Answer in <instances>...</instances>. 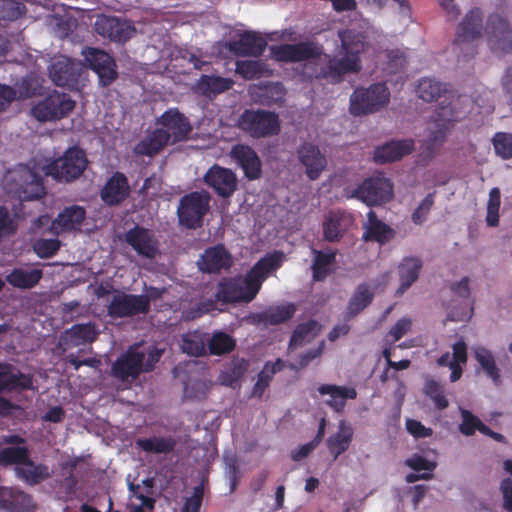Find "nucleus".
Here are the masks:
<instances>
[{
  "label": "nucleus",
  "mask_w": 512,
  "mask_h": 512,
  "mask_svg": "<svg viewBox=\"0 0 512 512\" xmlns=\"http://www.w3.org/2000/svg\"><path fill=\"white\" fill-rule=\"evenodd\" d=\"M424 393L434 402L436 408L439 410H443L449 406L443 387L439 382L433 379L428 380L424 386Z\"/></svg>",
  "instance_id": "nucleus-53"
},
{
  "label": "nucleus",
  "mask_w": 512,
  "mask_h": 512,
  "mask_svg": "<svg viewBox=\"0 0 512 512\" xmlns=\"http://www.w3.org/2000/svg\"><path fill=\"white\" fill-rule=\"evenodd\" d=\"M485 33L494 53L512 52V28L499 14H491L487 20Z\"/></svg>",
  "instance_id": "nucleus-12"
},
{
  "label": "nucleus",
  "mask_w": 512,
  "mask_h": 512,
  "mask_svg": "<svg viewBox=\"0 0 512 512\" xmlns=\"http://www.w3.org/2000/svg\"><path fill=\"white\" fill-rule=\"evenodd\" d=\"M136 447L146 453L168 454L176 447V440L171 436H152L149 438H138Z\"/></svg>",
  "instance_id": "nucleus-41"
},
{
  "label": "nucleus",
  "mask_w": 512,
  "mask_h": 512,
  "mask_svg": "<svg viewBox=\"0 0 512 512\" xmlns=\"http://www.w3.org/2000/svg\"><path fill=\"white\" fill-rule=\"evenodd\" d=\"M35 390L32 374L22 373L12 364H0V393Z\"/></svg>",
  "instance_id": "nucleus-21"
},
{
  "label": "nucleus",
  "mask_w": 512,
  "mask_h": 512,
  "mask_svg": "<svg viewBox=\"0 0 512 512\" xmlns=\"http://www.w3.org/2000/svg\"><path fill=\"white\" fill-rule=\"evenodd\" d=\"M492 141L497 155L503 159L512 158V134L497 132Z\"/></svg>",
  "instance_id": "nucleus-54"
},
{
  "label": "nucleus",
  "mask_w": 512,
  "mask_h": 512,
  "mask_svg": "<svg viewBox=\"0 0 512 512\" xmlns=\"http://www.w3.org/2000/svg\"><path fill=\"white\" fill-rule=\"evenodd\" d=\"M261 96V104L272 105L283 101L285 96V89L281 83H269L264 87Z\"/></svg>",
  "instance_id": "nucleus-56"
},
{
  "label": "nucleus",
  "mask_w": 512,
  "mask_h": 512,
  "mask_svg": "<svg viewBox=\"0 0 512 512\" xmlns=\"http://www.w3.org/2000/svg\"><path fill=\"white\" fill-rule=\"evenodd\" d=\"M390 96V90L384 82L357 87L350 96L349 111L357 117L376 113L389 104Z\"/></svg>",
  "instance_id": "nucleus-4"
},
{
  "label": "nucleus",
  "mask_w": 512,
  "mask_h": 512,
  "mask_svg": "<svg viewBox=\"0 0 512 512\" xmlns=\"http://www.w3.org/2000/svg\"><path fill=\"white\" fill-rule=\"evenodd\" d=\"M434 195L435 193H429L420 203V205L417 207V209L412 214V221L416 225L422 224L431 210L433 204H434Z\"/></svg>",
  "instance_id": "nucleus-59"
},
{
  "label": "nucleus",
  "mask_w": 512,
  "mask_h": 512,
  "mask_svg": "<svg viewBox=\"0 0 512 512\" xmlns=\"http://www.w3.org/2000/svg\"><path fill=\"white\" fill-rule=\"evenodd\" d=\"M94 29L98 35L116 43H125L136 33L135 27L128 21L104 14L96 18Z\"/></svg>",
  "instance_id": "nucleus-14"
},
{
  "label": "nucleus",
  "mask_w": 512,
  "mask_h": 512,
  "mask_svg": "<svg viewBox=\"0 0 512 512\" xmlns=\"http://www.w3.org/2000/svg\"><path fill=\"white\" fill-rule=\"evenodd\" d=\"M297 308L293 303L270 307L257 315L258 322L265 325H278L293 318Z\"/></svg>",
  "instance_id": "nucleus-45"
},
{
  "label": "nucleus",
  "mask_w": 512,
  "mask_h": 512,
  "mask_svg": "<svg viewBox=\"0 0 512 512\" xmlns=\"http://www.w3.org/2000/svg\"><path fill=\"white\" fill-rule=\"evenodd\" d=\"M130 195V185L126 175L116 171L106 181L100 191L102 201L108 206H117Z\"/></svg>",
  "instance_id": "nucleus-26"
},
{
  "label": "nucleus",
  "mask_w": 512,
  "mask_h": 512,
  "mask_svg": "<svg viewBox=\"0 0 512 512\" xmlns=\"http://www.w3.org/2000/svg\"><path fill=\"white\" fill-rule=\"evenodd\" d=\"M144 360V352L130 347L115 360L111 367V374L114 378L122 382L128 381L129 379L135 380L143 372Z\"/></svg>",
  "instance_id": "nucleus-18"
},
{
  "label": "nucleus",
  "mask_w": 512,
  "mask_h": 512,
  "mask_svg": "<svg viewBox=\"0 0 512 512\" xmlns=\"http://www.w3.org/2000/svg\"><path fill=\"white\" fill-rule=\"evenodd\" d=\"M320 330L321 325L316 320L298 324L290 337L288 348L293 350L310 343L320 333Z\"/></svg>",
  "instance_id": "nucleus-42"
},
{
  "label": "nucleus",
  "mask_w": 512,
  "mask_h": 512,
  "mask_svg": "<svg viewBox=\"0 0 512 512\" xmlns=\"http://www.w3.org/2000/svg\"><path fill=\"white\" fill-rule=\"evenodd\" d=\"M284 368V362L278 358L275 362H266L263 369L259 372L257 382L253 387V396L262 397L263 393L270 385L274 375Z\"/></svg>",
  "instance_id": "nucleus-49"
},
{
  "label": "nucleus",
  "mask_w": 512,
  "mask_h": 512,
  "mask_svg": "<svg viewBox=\"0 0 512 512\" xmlns=\"http://www.w3.org/2000/svg\"><path fill=\"white\" fill-rule=\"evenodd\" d=\"M42 277V269L34 268L26 270L23 268H14L6 275L5 281L14 288L29 290L36 287Z\"/></svg>",
  "instance_id": "nucleus-37"
},
{
  "label": "nucleus",
  "mask_w": 512,
  "mask_h": 512,
  "mask_svg": "<svg viewBox=\"0 0 512 512\" xmlns=\"http://www.w3.org/2000/svg\"><path fill=\"white\" fill-rule=\"evenodd\" d=\"M341 50L334 54H324V62L317 69L315 79L325 80L337 85L348 75L358 74L362 70L361 55L369 44L363 32L355 29H344L338 32Z\"/></svg>",
  "instance_id": "nucleus-1"
},
{
  "label": "nucleus",
  "mask_w": 512,
  "mask_h": 512,
  "mask_svg": "<svg viewBox=\"0 0 512 512\" xmlns=\"http://www.w3.org/2000/svg\"><path fill=\"white\" fill-rule=\"evenodd\" d=\"M414 149L412 139L390 141L374 150L373 159L378 164L391 163L410 154Z\"/></svg>",
  "instance_id": "nucleus-30"
},
{
  "label": "nucleus",
  "mask_w": 512,
  "mask_h": 512,
  "mask_svg": "<svg viewBox=\"0 0 512 512\" xmlns=\"http://www.w3.org/2000/svg\"><path fill=\"white\" fill-rule=\"evenodd\" d=\"M5 192L20 201L40 200L46 195L43 176L28 165L19 164L3 178Z\"/></svg>",
  "instance_id": "nucleus-3"
},
{
  "label": "nucleus",
  "mask_w": 512,
  "mask_h": 512,
  "mask_svg": "<svg viewBox=\"0 0 512 512\" xmlns=\"http://www.w3.org/2000/svg\"><path fill=\"white\" fill-rule=\"evenodd\" d=\"M273 57L280 62L297 63L315 60L313 76L324 62L323 46L314 41H304L295 44H281L271 47Z\"/></svg>",
  "instance_id": "nucleus-7"
},
{
  "label": "nucleus",
  "mask_w": 512,
  "mask_h": 512,
  "mask_svg": "<svg viewBox=\"0 0 512 512\" xmlns=\"http://www.w3.org/2000/svg\"><path fill=\"white\" fill-rule=\"evenodd\" d=\"M211 197L205 191H193L181 197L177 208L179 223L187 229L202 226L210 208Z\"/></svg>",
  "instance_id": "nucleus-6"
},
{
  "label": "nucleus",
  "mask_w": 512,
  "mask_h": 512,
  "mask_svg": "<svg viewBox=\"0 0 512 512\" xmlns=\"http://www.w3.org/2000/svg\"><path fill=\"white\" fill-rule=\"evenodd\" d=\"M375 291L367 283H360L346 307V317L354 318L365 310L374 300Z\"/></svg>",
  "instance_id": "nucleus-38"
},
{
  "label": "nucleus",
  "mask_w": 512,
  "mask_h": 512,
  "mask_svg": "<svg viewBox=\"0 0 512 512\" xmlns=\"http://www.w3.org/2000/svg\"><path fill=\"white\" fill-rule=\"evenodd\" d=\"M363 239L385 244L392 240L395 231L387 224L378 219L376 213L370 210L367 213V222L364 224Z\"/></svg>",
  "instance_id": "nucleus-33"
},
{
  "label": "nucleus",
  "mask_w": 512,
  "mask_h": 512,
  "mask_svg": "<svg viewBox=\"0 0 512 512\" xmlns=\"http://www.w3.org/2000/svg\"><path fill=\"white\" fill-rule=\"evenodd\" d=\"M483 32V15L479 8H473L467 12L462 21L458 24L455 39L454 49H463L466 47L467 53L465 56H474L476 48L473 45L475 40L482 37Z\"/></svg>",
  "instance_id": "nucleus-10"
},
{
  "label": "nucleus",
  "mask_w": 512,
  "mask_h": 512,
  "mask_svg": "<svg viewBox=\"0 0 512 512\" xmlns=\"http://www.w3.org/2000/svg\"><path fill=\"white\" fill-rule=\"evenodd\" d=\"M125 242L139 255L148 259L156 257L159 243L152 230L135 225L124 235Z\"/></svg>",
  "instance_id": "nucleus-19"
},
{
  "label": "nucleus",
  "mask_w": 512,
  "mask_h": 512,
  "mask_svg": "<svg viewBox=\"0 0 512 512\" xmlns=\"http://www.w3.org/2000/svg\"><path fill=\"white\" fill-rule=\"evenodd\" d=\"M440 110L438 113L439 119H435V129L430 130L425 140L426 149L431 153H434L443 145L452 122L457 120L450 107H441Z\"/></svg>",
  "instance_id": "nucleus-29"
},
{
  "label": "nucleus",
  "mask_w": 512,
  "mask_h": 512,
  "mask_svg": "<svg viewBox=\"0 0 512 512\" xmlns=\"http://www.w3.org/2000/svg\"><path fill=\"white\" fill-rule=\"evenodd\" d=\"M337 253L336 249L331 248L325 251L312 249V254L314 255L311 264L313 281L323 282L334 272Z\"/></svg>",
  "instance_id": "nucleus-32"
},
{
  "label": "nucleus",
  "mask_w": 512,
  "mask_h": 512,
  "mask_svg": "<svg viewBox=\"0 0 512 512\" xmlns=\"http://www.w3.org/2000/svg\"><path fill=\"white\" fill-rule=\"evenodd\" d=\"M204 183L221 198H230L237 190L238 180L235 173L228 168L215 164L204 175Z\"/></svg>",
  "instance_id": "nucleus-17"
},
{
  "label": "nucleus",
  "mask_w": 512,
  "mask_h": 512,
  "mask_svg": "<svg viewBox=\"0 0 512 512\" xmlns=\"http://www.w3.org/2000/svg\"><path fill=\"white\" fill-rule=\"evenodd\" d=\"M234 81L221 76L201 75L197 82L198 91L206 96H216L232 88Z\"/></svg>",
  "instance_id": "nucleus-44"
},
{
  "label": "nucleus",
  "mask_w": 512,
  "mask_h": 512,
  "mask_svg": "<svg viewBox=\"0 0 512 512\" xmlns=\"http://www.w3.org/2000/svg\"><path fill=\"white\" fill-rule=\"evenodd\" d=\"M16 474L25 483L34 486L49 479L52 472L47 465L36 464L29 456L21 467L16 468Z\"/></svg>",
  "instance_id": "nucleus-40"
},
{
  "label": "nucleus",
  "mask_w": 512,
  "mask_h": 512,
  "mask_svg": "<svg viewBox=\"0 0 512 512\" xmlns=\"http://www.w3.org/2000/svg\"><path fill=\"white\" fill-rule=\"evenodd\" d=\"M208 334L199 331L189 332L182 336L181 349L190 356H204L207 354Z\"/></svg>",
  "instance_id": "nucleus-46"
},
{
  "label": "nucleus",
  "mask_w": 512,
  "mask_h": 512,
  "mask_svg": "<svg viewBox=\"0 0 512 512\" xmlns=\"http://www.w3.org/2000/svg\"><path fill=\"white\" fill-rule=\"evenodd\" d=\"M421 268L422 262L419 258L407 257L403 259L398 267L400 277L398 293H404L412 286L418 279Z\"/></svg>",
  "instance_id": "nucleus-43"
},
{
  "label": "nucleus",
  "mask_w": 512,
  "mask_h": 512,
  "mask_svg": "<svg viewBox=\"0 0 512 512\" xmlns=\"http://www.w3.org/2000/svg\"><path fill=\"white\" fill-rule=\"evenodd\" d=\"M298 159L306 168V175L310 180H317L325 169L326 157L318 146L310 142H304L297 149Z\"/></svg>",
  "instance_id": "nucleus-27"
},
{
  "label": "nucleus",
  "mask_w": 512,
  "mask_h": 512,
  "mask_svg": "<svg viewBox=\"0 0 512 512\" xmlns=\"http://www.w3.org/2000/svg\"><path fill=\"white\" fill-rule=\"evenodd\" d=\"M75 107L70 95L56 90L31 108V115L39 122H49L65 118Z\"/></svg>",
  "instance_id": "nucleus-9"
},
{
  "label": "nucleus",
  "mask_w": 512,
  "mask_h": 512,
  "mask_svg": "<svg viewBox=\"0 0 512 512\" xmlns=\"http://www.w3.org/2000/svg\"><path fill=\"white\" fill-rule=\"evenodd\" d=\"M107 314L114 319L147 314L146 299L135 294L117 292L107 306Z\"/></svg>",
  "instance_id": "nucleus-16"
},
{
  "label": "nucleus",
  "mask_w": 512,
  "mask_h": 512,
  "mask_svg": "<svg viewBox=\"0 0 512 512\" xmlns=\"http://www.w3.org/2000/svg\"><path fill=\"white\" fill-rule=\"evenodd\" d=\"M406 429L415 438H426L433 434L431 428L425 427L420 421L415 419H408L406 421Z\"/></svg>",
  "instance_id": "nucleus-63"
},
{
  "label": "nucleus",
  "mask_w": 512,
  "mask_h": 512,
  "mask_svg": "<svg viewBox=\"0 0 512 512\" xmlns=\"http://www.w3.org/2000/svg\"><path fill=\"white\" fill-rule=\"evenodd\" d=\"M87 163L86 154L82 149L69 148L63 157L46 166L45 175H50L59 181L71 182L82 175Z\"/></svg>",
  "instance_id": "nucleus-8"
},
{
  "label": "nucleus",
  "mask_w": 512,
  "mask_h": 512,
  "mask_svg": "<svg viewBox=\"0 0 512 512\" xmlns=\"http://www.w3.org/2000/svg\"><path fill=\"white\" fill-rule=\"evenodd\" d=\"M61 242L58 239H39L33 245L36 255L42 259L54 256L60 249Z\"/></svg>",
  "instance_id": "nucleus-55"
},
{
  "label": "nucleus",
  "mask_w": 512,
  "mask_h": 512,
  "mask_svg": "<svg viewBox=\"0 0 512 512\" xmlns=\"http://www.w3.org/2000/svg\"><path fill=\"white\" fill-rule=\"evenodd\" d=\"M17 225L6 207L0 206V240L16 232Z\"/></svg>",
  "instance_id": "nucleus-61"
},
{
  "label": "nucleus",
  "mask_w": 512,
  "mask_h": 512,
  "mask_svg": "<svg viewBox=\"0 0 512 512\" xmlns=\"http://www.w3.org/2000/svg\"><path fill=\"white\" fill-rule=\"evenodd\" d=\"M83 55L90 69L98 75L99 83L103 87L109 86L117 79L116 62L107 52L98 48H87Z\"/></svg>",
  "instance_id": "nucleus-13"
},
{
  "label": "nucleus",
  "mask_w": 512,
  "mask_h": 512,
  "mask_svg": "<svg viewBox=\"0 0 512 512\" xmlns=\"http://www.w3.org/2000/svg\"><path fill=\"white\" fill-rule=\"evenodd\" d=\"M353 435L354 431L351 425L341 420L338 425V431L326 440L327 448L334 460L349 449Z\"/></svg>",
  "instance_id": "nucleus-35"
},
{
  "label": "nucleus",
  "mask_w": 512,
  "mask_h": 512,
  "mask_svg": "<svg viewBox=\"0 0 512 512\" xmlns=\"http://www.w3.org/2000/svg\"><path fill=\"white\" fill-rule=\"evenodd\" d=\"M318 391L321 395L331 396L332 399L326 401V404L336 412L344 410L347 399H355L357 397V392L354 388L345 386L323 384L318 388Z\"/></svg>",
  "instance_id": "nucleus-39"
},
{
  "label": "nucleus",
  "mask_w": 512,
  "mask_h": 512,
  "mask_svg": "<svg viewBox=\"0 0 512 512\" xmlns=\"http://www.w3.org/2000/svg\"><path fill=\"white\" fill-rule=\"evenodd\" d=\"M86 219L85 208L72 205L65 207L51 223V231L55 234L78 231Z\"/></svg>",
  "instance_id": "nucleus-28"
},
{
  "label": "nucleus",
  "mask_w": 512,
  "mask_h": 512,
  "mask_svg": "<svg viewBox=\"0 0 512 512\" xmlns=\"http://www.w3.org/2000/svg\"><path fill=\"white\" fill-rule=\"evenodd\" d=\"M99 331L94 322L74 324L63 334L64 344L69 347H79L92 344L98 337Z\"/></svg>",
  "instance_id": "nucleus-31"
},
{
  "label": "nucleus",
  "mask_w": 512,
  "mask_h": 512,
  "mask_svg": "<svg viewBox=\"0 0 512 512\" xmlns=\"http://www.w3.org/2000/svg\"><path fill=\"white\" fill-rule=\"evenodd\" d=\"M235 71L245 80L258 79L270 72L267 65L260 60H238Z\"/></svg>",
  "instance_id": "nucleus-51"
},
{
  "label": "nucleus",
  "mask_w": 512,
  "mask_h": 512,
  "mask_svg": "<svg viewBox=\"0 0 512 512\" xmlns=\"http://www.w3.org/2000/svg\"><path fill=\"white\" fill-rule=\"evenodd\" d=\"M387 63L385 70L389 74H395L406 65V55L400 49H391L386 51Z\"/></svg>",
  "instance_id": "nucleus-57"
},
{
  "label": "nucleus",
  "mask_w": 512,
  "mask_h": 512,
  "mask_svg": "<svg viewBox=\"0 0 512 512\" xmlns=\"http://www.w3.org/2000/svg\"><path fill=\"white\" fill-rule=\"evenodd\" d=\"M461 415L462 423L459 426L460 432L466 436L473 435L478 429L481 420L468 410H462Z\"/></svg>",
  "instance_id": "nucleus-60"
},
{
  "label": "nucleus",
  "mask_w": 512,
  "mask_h": 512,
  "mask_svg": "<svg viewBox=\"0 0 512 512\" xmlns=\"http://www.w3.org/2000/svg\"><path fill=\"white\" fill-rule=\"evenodd\" d=\"M412 327V321L409 318L399 319L389 330L388 336L392 337L393 342L400 340Z\"/></svg>",
  "instance_id": "nucleus-64"
},
{
  "label": "nucleus",
  "mask_w": 512,
  "mask_h": 512,
  "mask_svg": "<svg viewBox=\"0 0 512 512\" xmlns=\"http://www.w3.org/2000/svg\"><path fill=\"white\" fill-rule=\"evenodd\" d=\"M446 92V86L432 78H422L416 86L418 97L425 102L438 101Z\"/></svg>",
  "instance_id": "nucleus-48"
},
{
  "label": "nucleus",
  "mask_w": 512,
  "mask_h": 512,
  "mask_svg": "<svg viewBox=\"0 0 512 512\" xmlns=\"http://www.w3.org/2000/svg\"><path fill=\"white\" fill-rule=\"evenodd\" d=\"M155 123L157 127L137 144V154L156 155L170 143L186 141L192 132L190 120L178 108L167 109Z\"/></svg>",
  "instance_id": "nucleus-2"
},
{
  "label": "nucleus",
  "mask_w": 512,
  "mask_h": 512,
  "mask_svg": "<svg viewBox=\"0 0 512 512\" xmlns=\"http://www.w3.org/2000/svg\"><path fill=\"white\" fill-rule=\"evenodd\" d=\"M405 464L414 471H429L432 472L436 468V463L429 461L419 454H413L405 461Z\"/></svg>",
  "instance_id": "nucleus-62"
},
{
  "label": "nucleus",
  "mask_w": 512,
  "mask_h": 512,
  "mask_svg": "<svg viewBox=\"0 0 512 512\" xmlns=\"http://www.w3.org/2000/svg\"><path fill=\"white\" fill-rule=\"evenodd\" d=\"M473 355L485 374L491 378L496 386H500L502 383L500 370L496 365L492 352L485 347L479 346L474 349Z\"/></svg>",
  "instance_id": "nucleus-47"
},
{
  "label": "nucleus",
  "mask_w": 512,
  "mask_h": 512,
  "mask_svg": "<svg viewBox=\"0 0 512 512\" xmlns=\"http://www.w3.org/2000/svg\"><path fill=\"white\" fill-rule=\"evenodd\" d=\"M257 296L251 286L248 284L247 279L243 281L236 278H224L218 285L216 290V300L225 303H249Z\"/></svg>",
  "instance_id": "nucleus-15"
},
{
  "label": "nucleus",
  "mask_w": 512,
  "mask_h": 512,
  "mask_svg": "<svg viewBox=\"0 0 512 512\" xmlns=\"http://www.w3.org/2000/svg\"><path fill=\"white\" fill-rule=\"evenodd\" d=\"M267 46L265 39L254 32H245L230 48L237 55L258 57L263 54Z\"/></svg>",
  "instance_id": "nucleus-36"
},
{
  "label": "nucleus",
  "mask_w": 512,
  "mask_h": 512,
  "mask_svg": "<svg viewBox=\"0 0 512 512\" xmlns=\"http://www.w3.org/2000/svg\"><path fill=\"white\" fill-rule=\"evenodd\" d=\"M393 196V185L384 177H370L365 179L352 192V197L361 200L368 206H376L386 203Z\"/></svg>",
  "instance_id": "nucleus-11"
},
{
  "label": "nucleus",
  "mask_w": 512,
  "mask_h": 512,
  "mask_svg": "<svg viewBox=\"0 0 512 512\" xmlns=\"http://www.w3.org/2000/svg\"><path fill=\"white\" fill-rule=\"evenodd\" d=\"M30 456V450L25 446H9L0 448V465H23Z\"/></svg>",
  "instance_id": "nucleus-52"
},
{
  "label": "nucleus",
  "mask_w": 512,
  "mask_h": 512,
  "mask_svg": "<svg viewBox=\"0 0 512 512\" xmlns=\"http://www.w3.org/2000/svg\"><path fill=\"white\" fill-rule=\"evenodd\" d=\"M230 157L243 170L249 180H256L262 174V162L256 151L246 144L234 145Z\"/></svg>",
  "instance_id": "nucleus-23"
},
{
  "label": "nucleus",
  "mask_w": 512,
  "mask_h": 512,
  "mask_svg": "<svg viewBox=\"0 0 512 512\" xmlns=\"http://www.w3.org/2000/svg\"><path fill=\"white\" fill-rule=\"evenodd\" d=\"M354 223L351 213L341 209L329 211L323 220V239L327 242H338Z\"/></svg>",
  "instance_id": "nucleus-22"
},
{
  "label": "nucleus",
  "mask_w": 512,
  "mask_h": 512,
  "mask_svg": "<svg viewBox=\"0 0 512 512\" xmlns=\"http://www.w3.org/2000/svg\"><path fill=\"white\" fill-rule=\"evenodd\" d=\"M235 347V339L225 332H215L211 337L208 336L207 349L211 355L229 354Z\"/></svg>",
  "instance_id": "nucleus-50"
},
{
  "label": "nucleus",
  "mask_w": 512,
  "mask_h": 512,
  "mask_svg": "<svg viewBox=\"0 0 512 512\" xmlns=\"http://www.w3.org/2000/svg\"><path fill=\"white\" fill-rule=\"evenodd\" d=\"M204 497L203 485H197L193 488V493L184 501L181 512H200Z\"/></svg>",
  "instance_id": "nucleus-58"
},
{
  "label": "nucleus",
  "mask_w": 512,
  "mask_h": 512,
  "mask_svg": "<svg viewBox=\"0 0 512 512\" xmlns=\"http://www.w3.org/2000/svg\"><path fill=\"white\" fill-rule=\"evenodd\" d=\"M0 510L4 512H35L33 497L16 488L0 487Z\"/></svg>",
  "instance_id": "nucleus-25"
},
{
  "label": "nucleus",
  "mask_w": 512,
  "mask_h": 512,
  "mask_svg": "<svg viewBox=\"0 0 512 512\" xmlns=\"http://www.w3.org/2000/svg\"><path fill=\"white\" fill-rule=\"evenodd\" d=\"M49 75L54 84L60 87L74 86L79 77L74 64L68 58L53 62L49 69Z\"/></svg>",
  "instance_id": "nucleus-34"
},
{
  "label": "nucleus",
  "mask_w": 512,
  "mask_h": 512,
  "mask_svg": "<svg viewBox=\"0 0 512 512\" xmlns=\"http://www.w3.org/2000/svg\"><path fill=\"white\" fill-rule=\"evenodd\" d=\"M198 268L204 273H220L228 270L232 264V256L223 244H217L205 249L197 262Z\"/></svg>",
  "instance_id": "nucleus-24"
},
{
  "label": "nucleus",
  "mask_w": 512,
  "mask_h": 512,
  "mask_svg": "<svg viewBox=\"0 0 512 512\" xmlns=\"http://www.w3.org/2000/svg\"><path fill=\"white\" fill-rule=\"evenodd\" d=\"M284 257L282 251H273L267 253L252 266L245 278L254 292L259 293L264 280L271 272L281 267Z\"/></svg>",
  "instance_id": "nucleus-20"
},
{
  "label": "nucleus",
  "mask_w": 512,
  "mask_h": 512,
  "mask_svg": "<svg viewBox=\"0 0 512 512\" xmlns=\"http://www.w3.org/2000/svg\"><path fill=\"white\" fill-rule=\"evenodd\" d=\"M237 127L253 139L270 138L281 131L279 115L263 109H245L237 120Z\"/></svg>",
  "instance_id": "nucleus-5"
}]
</instances>
